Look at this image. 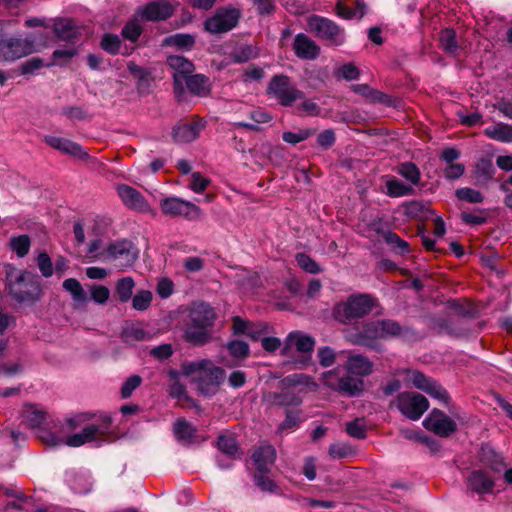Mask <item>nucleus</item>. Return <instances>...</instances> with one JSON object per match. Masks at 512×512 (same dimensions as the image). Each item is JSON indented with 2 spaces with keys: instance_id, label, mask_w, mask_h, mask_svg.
I'll return each instance as SVG.
<instances>
[{
  "instance_id": "1",
  "label": "nucleus",
  "mask_w": 512,
  "mask_h": 512,
  "mask_svg": "<svg viewBox=\"0 0 512 512\" xmlns=\"http://www.w3.org/2000/svg\"><path fill=\"white\" fill-rule=\"evenodd\" d=\"M379 306V300L369 293L355 292L336 302L331 317L338 324L356 326Z\"/></svg>"
},
{
  "instance_id": "2",
  "label": "nucleus",
  "mask_w": 512,
  "mask_h": 512,
  "mask_svg": "<svg viewBox=\"0 0 512 512\" xmlns=\"http://www.w3.org/2000/svg\"><path fill=\"white\" fill-rule=\"evenodd\" d=\"M181 371L185 376H192L198 391L204 396L215 395L225 379V370L207 359L184 362Z\"/></svg>"
},
{
  "instance_id": "3",
  "label": "nucleus",
  "mask_w": 512,
  "mask_h": 512,
  "mask_svg": "<svg viewBox=\"0 0 512 512\" xmlns=\"http://www.w3.org/2000/svg\"><path fill=\"white\" fill-rule=\"evenodd\" d=\"M6 283L9 293L19 303H35L41 298L42 288L36 275L27 270L8 266Z\"/></svg>"
},
{
  "instance_id": "4",
  "label": "nucleus",
  "mask_w": 512,
  "mask_h": 512,
  "mask_svg": "<svg viewBox=\"0 0 512 512\" xmlns=\"http://www.w3.org/2000/svg\"><path fill=\"white\" fill-rule=\"evenodd\" d=\"M266 94L283 107H291L297 100L305 98L304 92L292 85L290 77L284 74H276L270 79Z\"/></svg>"
},
{
  "instance_id": "5",
  "label": "nucleus",
  "mask_w": 512,
  "mask_h": 512,
  "mask_svg": "<svg viewBox=\"0 0 512 512\" xmlns=\"http://www.w3.org/2000/svg\"><path fill=\"white\" fill-rule=\"evenodd\" d=\"M310 31L319 39L332 46H340L345 42V30L326 17L312 15L308 19Z\"/></svg>"
},
{
  "instance_id": "6",
  "label": "nucleus",
  "mask_w": 512,
  "mask_h": 512,
  "mask_svg": "<svg viewBox=\"0 0 512 512\" xmlns=\"http://www.w3.org/2000/svg\"><path fill=\"white\" fill-rule=\"evenodd\" d=\"M322 381L326 387L348 397L359 396L364 391L362 379L349 373L340 377L335 369L323 373Z\"/></svg>"
},
{
  "instance_id": "7",
  "label": "nucleus",
  "mask_w": 512,
  "mask_h": 512,
  "mask_svg": "<svg viewBox=\"0 0 512 512\" xmlns=\"http://www.w3.org/2000/svg\"><path fill=\"white\" fill-rule=\"evenodd\" d=\"M112 418L109 415H101L97 424L85 426L80 433L70 435L64 443L71 447H79L107 436L111 432Z\"/></svg>"
},
{
  "instance_id": "8",
  "label": "nucleus",
  "mask_w": 512,
  "mask_h": 512,
  "mask_svg": "<svg viewBox=\"0 0 512 512\" xmlns=\"http://www.w3.org/2000/svg\"><path fill=\"white\" fill-rule=\"evenodd\" d=\"M241 13L236 8H218L216 12L204 22L205 30L212 34L227 33L239 22Z\"/></svg>"
},
{
  "instance_id": "9",
  "label": "nucleus",
  "mask_w": 512,
  "mask_h": 512,
  "mask_svg": "<svg viewBox=\"0 0 512 512\" xmlns=\"http://www.w3.org/2000/svg\"><path fill=\"white\" fill-rule=\"evenodd\" d=\"M161 212L170 217H183L189 221L200 218L201 209L192 202L179 197H166L160 200Z\"/></svg>"
},
{
  "instance_id": "10",
  "label": "nucleus",
  "mask_w": 512,
  "mask_h": 512,
  "mask_svg": "<svg viewBox=\"0 0 512 512\" xmlns=\"http://www.w3.org/2000/svg\"><path fill=\"white\" fill-rule=\"evenodd\" d=\"M396 403L399 411L413 421L420 419L429 408L427 398L415 392H402L398 394Z\"/></svg>"
},
{
  "instance_id": "11",
  "label": "nucleus",
  "mask_w": 512,
  "mask_h": 512,
  "mask_svg": "<svg viewBox=\"0 0 512 512\" xmlns=\"http://www.w3.org/2000/svg\"><path fill=\"white\" fill-rule=\"evenodd\" d=\"M44 140L50 147L74 156L78 159L89 161V163L95 168H102L104 166V164L99 162L96 158H92L83 149V147L76 142L56 136H45Z\"/></svg>"
},
{
  "instance_id": "12",
  "label": "nucleus",
  "mask_w": 512,
  "mask_h": 512,
  "mask_svg": "<svg viewBox=\"0 0 512 512\" xmlns=\"http://www.w3.org/2000/svg\"><path fill=\"white\" fill-rule=\"evenodd\" d=\"M410 380L417 389L426 392L428 395L442 402L446 406L450 403L451 398L448 391L433 378L415 370L412 371Z\"/></svg>"
},
{
  "instance_id": "13",
  "label": "nucleus",
  "mask_w": 512,
  "mask_h": 512,
  "mask_svg": "<svg viewBox=\"0 0 512 512\" xmlns=\"http://www.w3.org/2000/svg\"><path fill=\"white\" fill-rule=\"evenodd\" d=\"M167 65L172 69L174 92L177 95L184 93V81L192 75L195 70L194 64L187 58L180 55H171L166 60Z\"/></svg>"
},
{
  "instance_id": "14",
  "label": "nucleus",
  "mask_w": 512,
  "mask_h": 512,
  "mask_svg": "<svg viewBox=\"0 0 512 512\" xmlns=\"http://www.w3.org/2000/svg\"><path fill=\"white\" fill-rule=\"evenodd\" d=\"M423 426L440 437H449L457 430L456 422L442 410L434 408L423 421Z\"/></svg>"
},
{
  "instance_id": "15",
  "label": "nucleus",
  "mask_w": 512,
  "mask_h": 512,
  "mask_svg": "<svg viewBox=\"0 0 512 512\" xmlns=\"http://www.w3.org/2000/svg\"><path fill=\"white\" fill-rule=\"evenodd\" d=\"M175 8L169 0L152 1L137 10V16L150 22H159L169 19Z\"/></svg>"
},
{
  "instance_id": "16",
  "label": "nucleus",
  "mask_w": 512,
  "mask_h": 512,
  "mask_svg": "<svg viewBox=\"0 0 512 512\" xmlns=\"http://www.w3.org/2000/svg\"><path fill=\"white\" fill-rule=\"evenodd\" d=\"M262 401L267 408L283 407L285 410L300 407L303 402L302 397L298 393L288 389L264 392Z\"/></svg>"
},
{
  "instance_id": "17",
  "label": "nucleus",
  "mask_w": 512,
  "mask_h": 512,
  "mask_svg": "<svg viewBox=\"0 0 512 512\" xmlns=\"http://www.w3.org/2000/svg\"><path fill=\"white\" fill-rule=\"evenodd\" d=\"M116 192L122 203L130 210L140 213L150 211V205L146 198L135 188L127 184H119Z\"/></svg>"
},
{
  "instance_id": "18",
  "label": "nucleus",
  "mask_w": 512,
  "mask_h": 512,
  "mask_svg": "<svg viewBox=\"0 0 512 512\" xmlns=\"http://www.w3.org/2000/svg\"><path fill=\"white\" fill-rule=\"evenodd\" d=\"M205 124L202 119L179 122L172 128V139L176 143L192 142L199 137L200 132L205 128Z\"/></svg>"
},
{
  "instance_id": "19",
  "label": "nucleus",
  "mask_w": 512,
  "mask_h": 512,
  "mask_svg": "<svg viewBox=\"0 0 512 512\" xmlns=\"http://www.w3.org/2000/svg\"><path fill=\"white\" fill-rule=\"evenodd\" d=\"M382 339L380 321L365 322L362 330L349 338L354 345L365 346L370 349H378L377 340Z\"/></svg>"
},
{
  "instance_id": "20",
  "label": "nucleus",
  "mask_w": 512,
  "mask_h": 512,
  "mask_svg": "<svg viewBox=\"0 0 512 512\" xmlns=\"http://www.w3.org/2000/svg\"><path fill=\"white\" fill-rule=\"evenodd\" d=\"M107 253L112 259L121 260V265L124 267L131 266L138 256L136 247L127 239L117 240L110 244Z\"/></svg>"
},
{
  "instance_id": "21",
  "label": "nucleus",
  "mask_w": 512,
  "mask_h": 512,
  "mask_svg": "<svg viewBox=\"0 0 512 512\" xmlns=\"http://www.w3.org/2000/svg\"><path fill=\"white\" fill-rule=\"evenodd\" d=\"M468 489L479 495L490 494L495 487L494 479L483 469L473 470L467 477Z\"/></svg>"
},
{
  "instance_id": "22",
  "label": "nucleus",
  "mask_w": 512,
  "mask_h": 512,
  "mask_svg": "<svg viewBox=\"0 0 512 512\" xmlns=\"http://www.w3.org/2000/svg\"><path fill=\"white\" fill-rule=\"evenodd\" d=\"M373 362L363 354H350L345 362L347 373L358 378L369 376L373 372Z\"/></svg>"
},
{
  "instance_id": "23",
  "label": "nucleus",
  "mask_w": 512,
  "mask_h": 512,
  "mask_svg": "<svg viewBox=\"0 0 512 512\" xmlns=\"http://www.w3.org/2000/svg\"><path fill=\"white\" fill-rule=\"evenodd\" d=\"M189 316L190 323L195 324V326L211 327L216 319L214 308L205 302L194 303Z\"/></svg>"
},
{
  "instance_id": "24",
  "label": "nucleus",
  "mask_w": 512,
  "mask_h": 512,
  "mask_svg": "<svg viewBox=\"0 0 512 512\" xmlns=\"http://www.w3.org/2000/svg\"><path fill=\"white\" fill-rule=\"evenodd\" d=\"M129 73L136 80V89L140 95H148L151 92L154 77L146 68L130 61L127 64Z\"/></svg>"
},
{
  "instance_id": "25",
  "label": "nucleus",
  "mask_w": 512,
  "mask_h": 512,
  "mask_svg": "<svg viewBox=\"0 0 512 512\" xmlns=\"http://www.w3.org/2000/svg\"><path fill=\"white\" fill-rule=\"evenodd\" d=\"M293 50L297 57L305 60H314L320 54V47L303 33L295 36Z\"/></svg>"
},
{
  "instance_id": "26",
  "label": "nucleus",
  "mask_w": 512,
  "mask_h": 512,
  "mask_svg": "<svg viewBox=\"0 0 512 512\" xmlns=\"http://www.w3.org/2000/svg\"><path fill=\"white\" fill-rule=\"evenodd\" d=\"M173 432L175 437L185 444L204 441V439L199 437L197 428L185 418H179L175 421L173 425Z\"/></svg>"
},
{
  "instance_id": "27",
  "label": "nucleus",
  "mask_w": 512,
  "mask_h": 512,
  "mask_svg": "<svg viewBox=\"0 0 512 512\" xmlns=\"http://www.w3.org/2000/svg\"><path fill=\"white\" fill-rule=\"evenodd\" d=\"M276 459V450L272 445L258 447L252 454V460L259 472H269Z\"/></svg>"
},
{
  "instance_id": "28",
  "label": "nucleus",
  "mask_w": 512,
  "mask_h": 512,
  "mask_svg": "<svg viewBox=\"0 0 512 512\" xmlns=\"http://www.w3.org/2000/svg\"><path fill=\"white\" fill-rule=\"evenodd\" d=\"M53 32L57 39L73 42L80 35L79 28L72 19L60 18L54 22Z\"/></svg>"
},
{
  "instance_id": "29",
  "label": "nucleus",
  "mask_w": 512,
  "mask_h": 512,
  "mask_svg": "<svg viewBox=\"0 0 512 512\" xmlns=\"http://www.w3.org/2000/svg\"><path fill=\"white\" fill-rule=\"evenodd\" d=\"M184 83L189 93L198 97H207L212 90L211 81L204 74H192Z\"/></svg>"
},
{
  "instance_id": "30",
  "label": "nucleus",
  "mask_w": 512,
  "mask_h": 512,
  "mask_svg": "<svg viewBox=\"0 0 512 512\" xmlns=\"http://www.w3.org/2000/svg\"><path fill=\"white\" fill-rule=\"evenodd\" d=\"M218 449L226 455L230 462L223 463L222 460H218V465L222 469L230 468L232 466V461L238 457L239 447L237 445V441L232 436L220 435L217 441Z\"/></svg>"
},
{
  "instance_id": "31",
  "label": "nucleus",
  "mask_w": 512,
  "mask_h": 512,
  "mask_svg": "<svg viewBox=\"0 0 512 512\" xmlns=\"http://www.w3.org/2000/svg\"><path fill=\"white\" fill-rule=\"evenodd\" d=\"M496 169L492 159L489 157H481L475 163L472 173L478 184L486 185L494 178Z\"/></svg>"
},
{
  "instance_id": "32",
  "label": "nucleus",
  "mask_w": 512,
  "mask_h": 512,
  "mask_svg": "<svg viewBox=\"0 0 512 512\" xmlns=\"http://www.w3.org/2000/svg\"><path fill=\"white\" fill-rule=\"evenodd\" d=\"M46 420V412L35 405H25L22 411V423L31 429L40 428Z\"/></svg>"
},
{
  "instance_id": "33",
  "label": "nucleus",
  "mask_w": 512,
  "mask_h": 512,
  "mask_svg": "<svg viewBox=\"0 0 512 512\" xmlns=\"http://www.w3.org/2000/svg\"><path fill=\"white\" fill-rule=\"evenodd\" d=\"M480 461L492 471L499 473L505 468L504 458L489 446H483Z\"/></svg>"
},
{
  "instance_id": "34",
  "label": "nucleus",
  "mask_w": 512,
  "mask_h": 512,
  "mask_svg": "<svg viewBox=\"0 0 512 512\" xmlns=\"http://www.w3.org/2000/svg\"><path fill=\"white\" fill-rule=\"evenodd\" d=\"M208 327L205 326H195L193 323H189L184 334V338L187 342L196 345V346H202L207 344L210 339L211 335L207 331Z\"/></svg>"
},
{
  "instance_id": "35",
  "label": "nucleus",
  "mask_w": 512,
  "mask_h": 512,
  "mask_svg": "<svg viewBox=\"0 0 512 512\" xmlns=\"http://www.w3.org/2000/svg\"><path fill=\"white\" fill-rule=\"evenodd\" d=\"M484 134L490 139L509 143L512 142V125L499 122L486 128Z\"/></svg>"
},
{
  "instance_id": "36",
  "label": "nucleus",
  "mask_w": 512,
  "mask_h": 512,
  "mask_svg": "<svg viewBox=\"0 0 512 512\" xmlns=\"http://www.w3.org/2000/svg\"><path fill=\"white\" fill-rule=\"evenodd\" d=\"M353 92L371 100L372 102L388 103L389 96L379 90L373 89L368 84H354L351 86Z\"/></svg>"
},
{
  "instance_id": "37",
  "label": "nucleus",
  "mask_w": 512,
  "mask_h": 512,
  "mask_svg": "<svg viewBox=\"0 0 512 512\" xmlns=\"http://www.w3.org/2000/svg\"><path fill=\"white\" fill-rule=\"evenodd\" d=\"M439 47L450 55H457L459 46L454 29L446 28L439 33Z\"/></svg>"
},
{
  "instance_id": "38",
  "label": "nucleus",
  "mask_w": 512,
  "mask_h": 512,
  "mask_svg": "<svg viewBox=\"0 0 512 512\" xmlns=\"http://www.w3.org/2000/svg\"><path fill=\"white\" fill-rule=\"evenodd\" d=\"M302 411L299 407H293L285 410V418L278 425L277 433L282 434L284 431L289 429L297 428L302 422L301 419Z\"/></svg>"
},
{
  "instance_id": "39",
  "label": "nucleus",
  "mask_w": 512,
  "mask_h": 512,
  "mask_svg": "<svg viewBox=\"0 0 512 512\" xmlns=\"http://www.w3.org/2000/svg\"><path fill=\"white\" fill-rule=\"evenodd\" d=\"M336 14L344 19H361L365 14V5L357 2L354 8L348 7L343 0H339L336 4Z\"/></svg>"
},
{
  "instance_id": "40",
  "label": "nucleus",
  "mask_w": 512,
  "mask_h": 512,
  "mask_svg": "<svg viewBox=\"0 0 512 512\" xmlns=\"http://www.w3.org/2000/svg\"><path fill=\"white\" fill-rule=\"evenodd\" d=\"M290 346H294L297 351L302 353H310L315 346L314 339L309 335H302L298 333H291L287 340Z\"/></svg>"
},
{
  "instance_id": "41",
  "label": "nucleus",
  "mask_w": 512,
  "mask_h": 512,
  "mask_svg": "<svg viewBox=\"0 0 512 512\" xmlns=\"http://www.w3.org/2000/svg\"><path fill=\"white\" fill-rule=\"evenodd\" d=\"M134 286L135 282L130 276L123 277L116 282L115 294L121 303H126L131 299Z\"/></svg>"
},
{
  "instance_id": "42",
  "label": "nucleus",
  "mask_w": 512,
  "mask_h": 512,
  "mask_svg": "<svg viewBox=\"0 0 512 512\" xmlns=\"http://www.w3.org/2000/svg\"><path fill=\"white\" fill-rule=\"evenodd\" d=\"M10 249L19 257H25L30 250L31 247V239L28 235L22 234L18 236H13L9 240Z\"/></svg>"
},
{
  "instance_id": "43",
  "label": "nucleus",
  "mask_w": 512,
  "mask_h": 512,
  "mask_svg": "<svg viewBox=\"0 0 512 512\" xmlns=\"http://www.w3.org/2000/svg\"><path fill=\"white\" fill-rule=\"evenodd\" d=\"M380 321V330L382 334V339L388 338H397L401 336L404 332V328L402 325L393 319H381Z\"/></svg>"
},
{
  "instance_id": "44",
  "label": "nucleus",
  "mask_w": 512,
  "mask_h": 512,
  "mask_svg": "<svg viewBox=\"0 0 512 512\" xmlns=\"http://www.w3.org/2000/svg\"><path fill=\"white\" fill-rule=\"evenodd\" d=\"M166 45L176 46L179 49L190 50L195 44V37L191 34L176 33L164 40Z\"/></svg>"
},
{
  "instance_id": "45",
  "label": "nucleus",
  "mask_w": 512,
  "mask_h": 512,
  "mask_svg": "<svg viewBox=\"0 0 512 512\" xmlns=\"http://www.w3.org/2000/svg\"><path fill=\"white\" fill-rule=\"evenodd\" d=\"M63 288L68 291L75 302H86L87 294L81 283L75 278H68L63 282Z\"/></svg>"
},
{
  "instance_id": "46",
  "label": "nucleus",
  "mask_w": 512,
  "mask_h": 512,
  "mask_svg": "<svg viewBox=\"0 0 512 512\" xmlns=\"http://www.w3.org/2000/svg\"><path fill=\"white\" fill-rule=\"evenodd\" d=\"M387 194L391 197H402L412 195L414 189L397 179L388 180L386 182Z\"/></svg>"
},
{
  "instance_id": "47",
  "label": "nucleus",
  "mask_w": 512,
  "mask_h": 512,
  "mask_svg": "<svg viewBox=\"0 0 512 512\" xmlns=\"http://www.w3.org/2000/svg\"><path fill=\"white\" fill-rule=\"evenodd\" d=\"M258 57V50L252 45H242L231 53L235 63H244Z\"/></svg>"
},
{
  "instance_id": "48",
  "label": "nucleus",
  "mask_w": 512,
  "mask_h": 512,
  "mask_svg": "<svg viewBox=\"0 0 512 512\" xmlns=\"http://www.w3.org/2000/svg\"><path fill=\"white\" fill-rule=\"evenodd\" d=\"M383 238L387 244L392 247V250L398 254L405 255L409 253V244L401 239L398 234L392 231L384 233Z\"/></svg>"
},
{
  "instance_id": "49",
  "label": "nucleus",
  "mask_w": 512,
  "mask_h": 512,
  "mask_svg": "<svg viewBox=\"0 0 512 512\" xmlns=\"http://www.w3.org/2000/svg\"><path fill=\"white\" fill-rule=\"evenodd\" d=\"M295 260L299 267L307 273L318 274L322 272L320 265L306 253H297Z\"/></svg>"
},
{
  "instance_id": "50",
  "label": "nucleus",
  "mask_w": 512,
  "mask_h": 512,
  "mask_svg": "<svg viewBox=\"0 0 512 512\" xmlns=\"http://www.w3.org/2000/svg\"><path fill=\"white\" fill-rule=\"evenodd\" d=\"M398 173L410 181L413 185H417L421 179V173L416 164L412 162H404L399 166Z\"/></svg>"
},
{
  "instance_id": "51",
  "label": "nucleus",
  "mask_w": 512,
  "mask_h": 512,
  "mask_svg": "<svg viewBox=\"0 0 512 512\" xmlns=\"http://www.w3.org/2000/svg\"><path fill=\"white\" fill-rule=\"evenodd\" d=\"M316 132V129L314 128H305L299 130L297 133L291 132V131H285L282 134V139L286 143L296 145L304 140H307L311 136H313Z\"/></svg>"
},
{
  "instance_id": "52",
  "label": "nucleus",
  "mask_w": 512,
  "mask_h": 512,
  "mask_svg": "<svg viewBox=\"0 0 512 512\" xmlns=\"http://www.w3.org/2000/svg\"><path fill=\"white\" fill-rule=\"evenodd\" d=\"M345 431L349 436L353 438H366L367 429L365 420L363 418H356L355 420L346 423Z\"/></svg>"
},
{
  "instance_id": "53",
  "label": "nucleus",
  "mask_w": 512,
  "mask_h": 512,
  "mask_svg": "<svg viewBox=\"0 0 512 512\" xmlns=\"http://www.w3.org/2000/svg\"><path fill=\"white\" fill-rule=\"evenodd\" d=\"M455 195L459 200L472 204L482 203L484 200V196L480 191L469 187L457 189Z\"/></svg>"
},
{
  "instance_id": "54",
  "label": "nucleus",
  "mask_w": 512,
  "mask_h": 512,
  "mask_svg": "<svg viewBox=\"0 0 512 512\" xmlns=\"http://www.w3.org/2000/svg\"><path fill=\"white\" fill-rule=\"evenodd\" d=\"M152 299L151 291L141 290L132 298V307L138 311H145L150 307Z\"/></svg>"
},
{
  "instance_id": "55",
  "label": "nucleus",
  "mask_w": 512,
  "mask_h": 512,
  "mask_svg": "<svg viewBox=\"0 0 512 512\" xmlns=\"http://www.w3.org/2000/svg\"><path fill=\"white\" fill-rule=\"evenodd\" d=\"M309 378V376L304 374L288 375L279 381L278 386L280 390H285L299 385H305L308 383Z\"/></svg>"
},
{
  "instance_id": "56",
  "label": "nucleus",
  "mask_w": 512,
  "mask_h": 512,
  "mask_svg": "<svg viewBox=\"0 0 512 512\" xmlns=\"http://www.w3.org/2000/svg\"><path fill=\"white\" fill-rule=\"evenodd\" d=\"M121 40L118 35L105 34L101 40V48L106 52L116 55L119 53Z\"/></svg>"
},
{
  "instance_id": "57",
  "label": "nucleus",
  "mask_w": 512,
  "mask_h": 512,
  "mask_svg": "<svg viewBox=\"0 0 512 512\" xmlns=\"http://www.w3.org/2000/svg\"><path fill=\"white\" fill-rule=\"evenodd\" d=\"M142 384V378L139 375H131L121 386L120 394L123 399L129 398L134 390Z\"/></svg>"
},
{
  "instance_id": "58",
  "label": "nucleus",
  "mask_w": 512,
  "mask_h": 512,
  "mask_svg": "<svg viewBox=\"0 0 512 512\" xmlns=\"http://www.w3.org/2000/svg\"><path fill=\"white\" fill-rule=\"evenodd\" d=\"M229 353L236 358H246L249 355V345L242 340H233L227 344Z\"/></svg>"
},
{
  "instance_id": "59",
  "label": "nucleus",
  "mask_w": 512,
  "mask_h": 512,
  "mask_svg": "<svg viewBox=\"0 0 512 512\" xmlns=\"http://www.w3.org/2000/svg\"><path fill=\"white\" fill-rule=\"evenodd\" d=\"M317 357L322 367H330L335 363L336 353L333 348L324 346L318 349Z\"/></svg>"
},
{
  "instance_id": "60",
  "label": "nucleus",
  "mask_w": 512,
  "mask_h": 512,
  "mask_svg": "<svg viewBox=\"0 0 512 512\" xmlns=\"http://www.w3.org/2000/svg\"><path fill=\"white\" fill-rule=\"evenodd\" d=\"M142 33V27L134 21H129L122 28L121 35L123 38L136 42Z\"/></svg>"
},
{
  "instance_id": "61",
  "label": "nucleus",
  "mask_w": 512,
  "mask_h": 512,
  "mask_svg": "<svg viewBox=\"0 0 512 512\" xmlns=\"http://www.w3.org/2000/svg\"><path fill=\"white\" fill-rule=\"evenodd\" d=\"M37 265L44 277L48 278L53 275V263L50 256L46 252L39 253L37 257Z\"/></svg>"
},
{
  "instance_id": "62",
  "label": "nucleus",
  "mask_w": 512,
  "mask_h": 512,
  "mask_svg": "<svg viewBox=\"0 0 512 512\" xmlns=\"http://www.w3.org/2000/svg\"><path fill=\"white\" fill-rule=\"evenodd\" d=\"M265 76L263 68L254 64L249 65L241 75L243 82L261 81Z\"/></svg>"
},
{
  "instance_id": "63",
  "label": "nucleus",
  "mask_w": 512,
  "mask_h": 512,
  "mask_svg": "<svg viewBox=\"0 0 512 512\" xmlns=\"http://www.w3.org/2000/svg\"><path fill=\"white\" fill-rule=\"evenodd\" d=\"M91 298L94 302L98 304H104L108 301L110 296V291L106 286L103 285H93L90 288Z\"/></svg>"
},
{
  "instance_id": "64",
  "label": "nucleus",
  "mask_w": 512,
  "mask_h": 512,
  "mask_svg": "<svg viewBox=\"0 0 512 512\" xmlns=\"http://www.w3.org/2000/svg\"><path fill=\"white\" fill-rule=\"evenodd\" d=\"M266 473L257 471L254 474V482L262 491L273 492L276 489V485L266 476Z\"/></svg>"
}]
</instances>
